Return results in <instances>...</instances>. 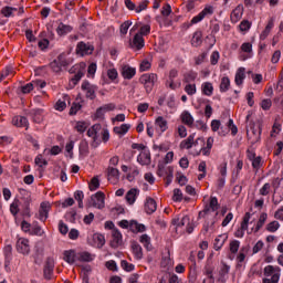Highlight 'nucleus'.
<instances>
[{"label": "nucleus", "instance_id": "obj_26", "mask_svg": "<svg viewBox=\"0 0 283 283\" xmlns=\"http://www.w3.org/2000/svg\"><path fill=\"white\" fill-rule=\"evenodd\" d=\"M129 229L133 233H144L146 231L145 224L138 223L137 221H130Z\"/></svg>", "mask_w": 283, "mask_h": 283}, {"label": "nucleus", "instance_id": "obj_42", "mask_svg": "<svg viewBox=\"0 0 283 283\" xmlns=\"http://www.w3.org/2000/svg\"><path fill=\"white\" fill-rule=\"evenodd\" d=\"M101 187V181L98 180V177H93L91 179V182L88 184L90 191H96Z\"/></svg>", "mask_w": 283, "mask_h": 283}, {"label": "nucleus", "instance_id": "obj_27", "mask_svg": "<svg viewBox=\"0 0 283 283\" xmlns=\"http://www.w3.org/2000/svg\"><path fill=\"white\" fill-rule=\"evenodd\" d=\"M244 72H245L244 67L238 69L234 77L235 85H242V83H244V78H247V75L244 74Z\"/></svg>", "mask_w": 283, "mask_h": 283}, {"label": "nucleus", "instance_id": "obj_11", "mask_svg": "<svg viewBox=\"0 0 283 283\" xmlns=\"http://www.w3.org/2000/svg\"><path fill=\"white\" fill-rule=\"evenodd\" d=\"M129 48L133 50H143L145 48V38L142 34L136 33L133 41L129 42Z\"/></svg>", "mask_w": 283, "mask_h": 283}, {"label": "nucleus", "instance_id": "obj_38", "mask_svg": "<svg viewBox=\"0 0 283 283\" xmlns=\"http://www.w3.org/2000/svg\"><path fill=\"white\" fill-rule=\"evenodd\" d=\"M266 218H269V214H266L265 212H262L260 214L259 221L256 222V226L254 228V233H258V231H260V229L264 227V223L266 222Z\"/></svg>", "mask_w": 283, "mask_h": 283}, {"label": "nucleus", "instance_id": "obj_28", "mask_svg": "<svg viewBox=\"0 0 283 283\" xmlns=\"http://www.w3.org/2000/svg\"><path fill=\"white\" fill-rule=\"evenodd\" d=\"M227 234H220L219 237H217L214 239V251H220V249H222V247H224V242H227Z\"/></svg>", "mask_w": 283, "mask_h": 283}, {"label": "nucleus", "instance_id": "obj_41", "mask_svg": "<svg viewBox=\"0 0 283 283\" xmlns=\"http://www.w3.org/2000/svg\"><path fill=\"white\" fill-rule=\"evenodd\" d=\"M229 87H231V81L229 77H222L220 83V92H229Z\"/></svg>", "mask_w": 283, "mask_h": 283}, {"label": "nucleus", "instance_id": "obj_14", "mask_svg": "<svg viewBox=\"0 0 283 283\" xmlns=\"http://www.w3.org/2000/svg\"><path fill=\"white\" fill-rule=\"evenodd\" d=\"M50 209H52V206H50V202H42L40 206V211H39V220L41 222H45L48 220V216L50 213Z\"/></svg>", "mask_w": 283, "mask_h": 283}, {"label": "nucleus", "instance_id": "obj_36", "mask_svg": "<svg viewBox=\"0 0 283 283\" xmlns=\"http://www.w3.org/2000/svg\"><path fill=\"white\" fill-rule=\"evenodd\" d=\"M191 44L195 48H199V45H202V31H197L193 33Z\"/></svg>", "mask_w": 283, "mask_h": 283}, {"label": "nucleus", "instance_id": "obj_60", "mask_svg": "<svg viewBox=\"0 0 283 283\" xmlns=\"http://www.w3.org/2000/svg\"><path fill=\"white\" fill-rule=\"evenodd\" d=\"M57 61H59L61 67H67V65H70V63H72V61H70V59H65V55H59Z\"/></svg>", "mask_w": 283, "mask_h": 283}, {"label": "nucleus", "instance_id": "obj_53", "mask_svg": "<svg viewBox=\"0 0 283 283\" xmlns=\"http://www.w3.org/2000/svg\"><path fill=\"white\" fill-rule=\"evenodd\" d=\"M240 250V241L233 240L230 242V252L235 254Z\"/></svg>", "mask_w": 283, "mask_h": 283}, {"label": "nucleus", "instance_id": "obj_63", "mask_svg": "<svg viewBox=\"0 0 283 283\" xmlns=\"http://www.w3.org/2000/svg\"><path fill=\"white\" fill-rule=\"evenodd\" d=\"M32 90H34V82L25 84L24 86L21 87L22 94H30Z\"/></svg>", "mask_w": 283, "mask_h": 283}, {"label": "nucleus", "instance_id": "obj_19", "mask_svg": "<svg viewBox=\"0 0 283 283\" xmlns=\"http://www.w3.org/2000/svg\"><path fill=\"white\" fill-rule=\"evenodd\" d=\"M85 76V63L80 64V70L77 73L71 78V83L73 85H78V82Z\"/></svg>", "mask_w": 283, "mask_h": 283}, {"label": "nucleus", "instance_id": "obj_55", "mask_svg": "<svg viewBox=\"0 0 283 283\" xmlns=\"http://www.w3.org/2000/svg\"><path fill=\"white\" fill-rule=\"evenodd\" d=\"M150 32H151V27L149 24H145L140 27L139 33L137 34H140L142 36H147Z\"/></svg>", "mask_w": 283, "mask_h": 283}, {"label": "nucleus", "instance_id": "obj_59", "mask_svg": "<svg viewBox=\"0 0 283 283\" xmlns=\"http://www.w3.org/2000/svg\"><path fill=\"white\" fill-rule=\"evenodd\" d=\"M260 196H269L271 193V184H264L259 190Z\"/></svg>", "mask_w": 283, "mask_h": 283}, {"label": "nucleus", "instance_id": "obj_47", "mask_svg": "<svg viewBox=\"0 0 283 283\" xmlns=\"http://www.w3.org/2000/svg\"><path fill=\"white\" fill-rule=\"evenodd\" d=\"M277 229H280V222L277 221H272L266 226V231H269L270 233H275Z\"/></svg>", "mask_w": 283, "mask_h": 283}, {"label": "nucleus", "instance_id": "obj_7", "mask_svg": "<svg viewBox=\"0 0 283 283\" xmlns=\"http://www.w3.org/2000/svg\"><path fill=\"white\" fill-rule=\"evenodd\" d=\"M91 201L93 202V207H95V209H105V192L97 191L91 197Z\"/></svg>", "mask_w": 283, "mask_h": 283}, {"label": "nucleus", "instance_id": "obj_61", "mask_svg": "<svg viewBox=\"0 0 283 283\" xmlns=\"http://www.w3.org/2000/svg\"><path fill=\"white\" fill-rule=\"evenodd\" d=\"M189 220H190L189 216H185V217H182V219L180 221L174 220L172 222L177 227H185V224H189Z\"/></svg>", "mask_w": 283, "mask_h": 283}, {"label": "nucleus", "instance_id": "obj_10", "mask_svg": "<svg viewBox=\"0 0 283 283\" xmlns=\"http://www.w3.org/2000/svg\"><path fill=\"white\" fill-rule=\"evenodd\" d=\"M43 275L45 280H50L54 275V259H46L44 263Z\"/></svg>", "mask_w": 283, "mask_h": 283}, {"label": "nucleus", "instance_id": "obj_13", "mask_svg": "<svg viewBox=\"0 0 283 283\" xmlns=\"http://www.w3.org/2000/svg\"><path fill=\"white\" fill-rule=\"evenodd\" d=\"M220 209V203H218L217 197H211L209 206H206L202 212H199V218H202V213H208L210 211H218Z\"/></svg>", "mask_w": 283, "mask_h": 283}, {"label": "nucleus", "instance_id": "obj_4", "mask_svg": "<svg viewBox=\"0 0 283 283\" xmlns=\"http://www.w3.org/2000/svg\"><path fill=\"white\" fill-rule=\"evenodd\" d=\"M247 158L252 161V167L255 171H260V168L264 165L261 156H255V150L249 148L247 150Z\"/></svg>", "mask_w": 283, "mask_h": 283}, {"label": "nucleus", "instance_id": "obj_33", "mask_svg": "<svg viewBox=\"0 0 283 283\" xmlns=\"http://www.w3.org/2000/svg\"><path fill=\"white\" fill-rule=\"evenodd\" d=\"M155 125L160 129V132H167L168 129L167 119L163 116L156 118Z\"/></svg>", "mask_w": 283, "mask_h": 283}, {"label": "nucleus", "instance_id": "obj_34", "mask_svg": "<svg viewBox=\"0 0 283 283\" xmlns=\"http://www.w3.org/2000/svg\"><path fill=\"white\" fill-rule=\"evenodd\" d=\"M56 32L60 36H63V34H70V32H72V27L61 22L56 29Z\"/></svg>", "mask_w": 283, "mask_h": 283}, {"label": "nucleus", "instance_id": "obj_15", "mask_svg": "<svg viewBox=\"0 0 283 283\" xmlns=\"http://www.w3.org/2000/svg\"><path fill=\"white\" fill-rule=\"evenodd\" d=\"M102 129L103 126L101 124H94L91 128H88L87 136L93 138L94 143H96V140H98V134H101Z\"/></svg>", "mask_w": 283, "mask_h": 283}, {"label": "nucleus", "instance_id": "obj_51", "mask_svg": "<svg viewBox=\"0 0 283 283\" xmlns=\"http://www.w3.org/2000/svg\"><path fill=\"white\" fill-rule=\"evenodd\" d=\"M174 202H182V190L176 188L172 196Z\"/></svg>", "mask_w": 283, "mask_h": 283}, {"label": "nucleus", "instance_id": "obj_43", "mask_svg": "<svg viewBox=\"0 0 283 283\" xmlns=\"http://www.w3.org/2000/svg\"><path fill=\"white\" fill-rule=\"evenodd\" d=\"M148 6H149V0H142L138 3V6L136 7L135 12L137 14H139V12H143V11L147 10Z\"/></svg>", "mask_w": 283, "mask_h": 283}, {"label": "nucleus", "instance_id": "obj_12", "mask_svg": "<svg viewBox=\"0 0 283 283\" xmlns=\"http://www.w3.org/2000/svg\"><path fill=\"white\" fill-rule=\"evenodd\" d=\"M111 247L112 249H118L123 244V234L118 229H114L112 232Z\"/></svg>", "mask_w": 283, "mask_h": 283}, {"label": "nucleus", "instance_id": "obj_35", "mask_svg": "<svg viewBox=\"0 0 283 283\" xmlns=\"http://www.w3.org/2000/svg\"><path fill=\"white\" fill-rule=\"evenodd\" d=\"M17 10L18 9L14 7H3L0 11V14L7 19H10V17H14V12H17Z\"/></svg>", "mask_w": 283, "mask_h": 283}, {"label": "nucleus", "instance_id": "obj_48", "mask_svg": "<svg viewBox=\"0 0 283 283\" xmlns=\"http://www.w3.org/2000/svg\"><path fill=\"white\" fill-rule=\"evenodd\" d=\"M42 114H43V111L41 109L32 111L33 122L41 123V120H43Z\"/></svg>", "mask_w": 283, "mask_h": 283}, {"label": "nucleus", "instance_id": "obj_17", "mask_svg": "<svg viewBox=\"0 0 283 283\" xmlns=\"http://www.w3.org/2000/svg\"><path fill=\"white\" fill-rule=\"evenodd\" d=\"M12 125L15 127H25L28 129L30 123L28 122V117L18 115L12 118Z\"/></svg>", "mask_w": 283, "mask_h": 283}, {"label": "nucleus", "instance_id": "obj_21", "mask_svg": "<svg viewBox=\"0 0 283 283\" xmlns=\"http://www.w3.org/2000/svg\"><path fill=\"white\" fill-rule=\"evenodd\" d=\"M64 260L67 264H74L78 260V254L74 250L64 251Z\"/></svg>", "mask_w": 283, "mask_h": 283}, {"label": "nucleus", "instance_id": "obj_40", "mask_svg": "<svg viewBox=\"0 0 283 283\" xmlns=\"http://www.w3.org/2000/svg\"><path fill=\"white\" fill-rule=\"evenodd\" d=\"M93 240L97 243V249H103V247H105V235L95 233Z\"/></svg>", "mask_w": 283, "mask_h": 283}, {"label": "nucleus", "instance_id": "obj_2", "mask_svg": "<svg viewBox=\"0 0 283 283\" xmlns=\"http://www.w3.org/2000/svg\"><path fill=\"white\" fill-rule=\"evenodd\" d=\"M247 137L251 145L260 143L262 138V124H250V128L247 129Z\"/></svg>", "mask_w": 283, "mask_h": 283}, {"label": "nucleus", "instance_id": "obj_31", "mask_svg": "<svg viewBox=\"0 0 283 283\" xmlns=\"http://www.w3.org/2000/svg\"><path fill=\"white\" fill-rule=\"evenodd\" d=\"M95 255L90 252H80L77 253V261L78 262H92Z\"/></svg>", "mask_w": 283, "mask_h": 283}, {"label": "nucleus", "instance_id": "obj_1", "mask_svg": "<svg viewBox=\"0 0 283 283\" xmlns=\"http://www.w3.org/2000/svg\"><path fill=\"white\" fill-rule=\"evenodd\" d=\"M282 269L280 266H273V265H268L263 270V275L265 277H271V279H263V283H277L280 282V275H281Z\"/></svg>", "mask_w": 283, "mask_h": 283}, {"label": "nucleus", "instance_id": "obj_16", "mask_svg": "<svg viewBox=\"0 0 283 283\" xmlns=\"http://www.w3.org/2000/svg\"><path fill=\"white\" fill-rule=\"evenodd\" d=\"M242 14H244V7L243 6H238L230 15L231 22L232 23H238L240 19H242Z\"/></svg>", "mask_w": 283, "mask_h": 283}, {"label": "nucleus", "instance_id": "obj_62", "mask_svg": "<svg viewBox=\"0 0 283 283\" xmlns=\"http://www.w3.org/2000/svg\"><path fill=\"white\" fill-rule=\"evenodd\" d=\"M202 18L205 17H211L213 14V7L212 6H206L205 9L200 12Z\"/></svg>", "mask_w": 283, "mask_h": 283}, {"label": "nucleus", "instance_id": "obj_18", "mask_svg": "<svg viewBox=\"0 0 283 283\" xmlns=\"http://www.w3.org/2000/svg\"><path fill=\"white\" fill-rule=\"evenodd\" d=\"M156 209H158L156 200H154V198H147L145 202L146 213H148V216H151V213H155Z\"/></svg>", "mask_w": 283, "mask_h": 283}, {"label": "nucleus", "instance_id": "obj_54", "mask_svg": "<svg viewBox=\"0 0 283 283\" xmlns=\"http://www.w3.org/2000/svg\"><path fill=\"white\" fill-rule=\"evenodd\" d=\"M218 61H220V52L213 51L210 56L211 65H218Z\"/></svg>", "mask_w": 283, "mask_h": 283}, {"label": "nucleus", "instance_id": "obj_24", "mask_svg": "<svg viewBox=\"0 0 283 283\" xmlns=\"http://www.w3.org/2000/svg\"><path fill=\"white\" fill-rule=\"evenodd\" d=\"M180 118L184 125H187L188 127H193V116H191V113L185 111L181 113Z\"/></svg>", "mask_w": 283, "mask_h": 283}, {"label": "nucleus", "instance_id": "obj_23", "mask_svg": "<svg viewBox=\"0 0 283 283\" xmlns=\"http://www.w3.org/2000/svg\"><path fill=\"white\" fill-rule=\"evenodd\" d=\"M137 161L139 165H151V154L149 151H143L138 155Z\"/></svg>", "mask_w": 283, "mask_h": 283}, {"label": "nucleus", "instance_id": "obj_57", "mask_svg": "<svg viewBox=\"0 0 283 283\" xmlns=\"http://www.w3.org/2000/svg\"><path fill=\"white\" fill-rule=\"evenodd\" d=\"M120 266H122V269H124V271H127L128 273L134 271V269H135L134 264H132L125 260H123L120 262Z\"/></svg>", "mask_w": 283, "mask_h": 283}, {"label": "nucleus", "instance_id": "obj_50", "mask_svg": "<svg viewBox=\"0 0 283 283\" xmlns=\"http://www.w3.org/2000/svg\"><path fill=\"white\" fill-rule=\"evenodd\" d=\"M10 212L14 218H17V214L19 213V199H15L11 205H10Z\"/></svg>", "mask_w": 283, "mask_h": 283}, {"label": "nucleus", "instance_id": "obj_29", "mask_svg": "<svg viewBox=\"0 0 283 283\" xmlns=\"http://www.w3.org/2000/svg\"><path fill=\"white\" fill-rule=\"evenodd\" d=\"M67 102L70 103V95H64L63 99H59L55 103V109L57 112H63L65 109V107H67V104H66Z\"/></svg>", "mask_w": 283, "mask_h": 283}, {"label": "nucleus", "instance_id": "obj_30", "mask_svg": "<svg viewBox=\"0 0 283 283\" xmlns=\"http://www.w3.org/2000/svg\"><path fill=\"white\" fill-rule=\"evenodd\" d=\"M130 125L128 124H122L120 126H115L113 128L114 134H117L118 136H125V134H127V132H129L130 129Z\"/></svg>", "mask_w": 283, "mask_h": 283}, {"label": "nucleus", "instance_id": "obj_45", "mask_svg": "<svg viewBox=\"0 0 283 283\" xmlns=\"http://www.w3.org/2000/svg\"><path fill=\"white\" fill-rule=\"evenodd\" d=\"M45 232L43 231V228H41V226L35 224L32 227L30 235H43Z\"/></svg>", "mask_w": 283, "mask_h": 283}, {"label": "nucleus", "instance_id": "obj_9", "mask_svg": "<svg viewBox=\"0 0 283 283\" xmlns=\"http://www.w3.org/2000/svg\"><path fill=\"white\" fill-rule=\"evenodd\" d=\"M82 90L85 92L86 98L94 101L96 98V86L92 85L90 82L84 81L82 83Z\"/></svg>", "mask_w": 283, "mask_h": 283}, {"label": "nucleus", "instance_id": "obj_49", "mask_svg": "<svg viewBox=\"0 0 283 283\" xmlns=\"http://www.w3.org/2000/svg\"><path fill=\"white\" fill-rule=\"evenodd\" d=\"M229 271H231V266L227 265V263H223L219 271L220 277L221 279L227 277V275H229Z\"/></svg>", "mask_w": 283, "mask_h": 283}, {"label": "nucleus", "instance_id": "obj_56", "mask_svg": "<svg viewBox=\"0 0 283 283\" xmlns=\"http://www.w3.org/2000/svg\"><path fill=\"white\" fill-rule=\"evenodd\" d=\"M239 28L241 32H249L251 30V22L249 20H243L240 24Z\"/></svg>", "mask_w": 283, "mask_h": 283}, {"label": "nucleus", "instance_id": "obj_58", "mask_svg": "<svg viewBox=\"0 0 283 283\" xmlns=\"http://www.w3.org/2000/svg\"><path fill=\"white\" fill-rule=\"evenodd\" d=\"M50 67L53 72H55L56 74H59V72H61V63L59 62V60H54L53 62L50 63Z\"/></svg>", "mask_w": 283, "mask_h": 283}, {"label": "nucleus", "instance_id": "obj_46", "mask_svg": "<svg viewBox=\"0 0 283 283\" xmlns=\"http://www.w3.org/2000/svg\"><path fill=\"white\" fill-rule=\"evenodd\" d=\"M184 91L186 92V94H188V96H193V94H196L197 92L196 84H187Z\"/></svg>", "mask_w": 283, "mask_h": 283}, {"label": "nucleus", "instance_id": "obj_25", "mask_svg": "<svg viewBox=\"0 0 283 283\" xmlns=\"http://www.w3.org/2000/svg\"><path fill=\"white\" fill-rule=\"evenodd\" d=\"M138 193H140V190L136 188H132L130 190H128L125 197L126 202H128V205H134V202H136V196H138Z\"/></svg>", "mask_w": 283, "mask_h": 283}, {"label": "nucleus", "instance_id": "obj_8", "mask_svg": "<svg viewBox=\"0 0 283 283\" xmlns=\"http://www.w3.org/2000/svg\"><path fill=\"white\" fill-rule=\"evenodd\" d=\"M15 247H17L18 253H22V255L30 254V240L25 238H20L18 239Z\"/></svg>", "mask_w": 283, "mask_h": 283}, {"label": "nucleus", "instance_id": "obj_32", "mask_svg": "<svg viewBox=\"0 0 283 283\" xmlns=\"http://www.w3.org/2000/svg\"><path fill=\"white\" fill-rule=\"evenodd\" d=\"M198 78V73L196 71H188L184 74V83L191 84Z\"/></svg>", "mask_w": 283, "mask_h": 283}, {"label": "nucleus", "instance_id": "obj_20", "mask_svg": "<svg viewBox=\"0 0 283 283\" xmlns=\"http://www.w3.org/2000/svg\"><path fill=\"white\" fill-rule=\"evenodd\" d=\"M122 76L128 81H132V78L136 76V69L129 65L123 66Z\"/></svg>", "mask_w": 283, "mask_h": 283}, {"label": "nucleus", "instance_id": "obj_3", "mask_svg": "<svg viewBox=\"0 0 283 283\" xmlns=\"http://www.w3.org/2000/svg\"><path fill=\"white\" fill-rule=\"evenodd\" d=\"M157 82L158 75L156 73H145L139 77V83L144 85L147 94H150Z\"/></svg>", "mask_w": 283, "mask_h": 283}, {"label": "nucleus", "instance_id": "obj_6", "mask_svg": "<svg viewBox=\"0 0 283 283\" xmlns=\"http://www.w3.org/2000/svg\"><path fill=\"white\" fill-rule=\"evenodd\" d=\"M94 52V45L85 42H78L76 45V54H80V56H87L90 54H93Z\"/></svg>", "mask_w": 283, "mask_h": 283}, {"label": "nucleus", "instance_id": "obj_39", "mask_svg": "<svg viewBox=\"0 0 283 283\" xmlns=\"http://www.w3.org/2000/svg\"><path fill=\"white\" fill-rule=\"evenodd\" d=\"M132 249L136 260H143V247L138 243H133Z\"/></svg>", "mask_w": 283, "mask_h": 283}, {"label": "nucleus", "instance_id": "obj_64", "mask_svg": "<svg viewBox=\"0 0 283 283\" xmlns=\"http://www.w3.org/2000/svg\"><path fill=\"white\" fill-rule=\"evenodd\" d=\"M107 174H108V180H109V178H118L119 171L117 168L108 167Z\"/></svg>", "mask_w": 283, "mask_h": 283}, {"label": "nucleus", "instance_id": "obj_44", "mask_svg": "<svg viewBox=\"0 0 283 283\" xmlns=\"http://www.w3.org/2000/svg\"><path fill=\"white\" fill-rule=\"evenodd\" d=\"M139 241L149 251V249L151 248V239L149 238V235L143 234Z\"/></svg>", "mask_w": 283, "mask_h": 283}, {"label": "nucleus", "instance_id": "obj_52", "mask_svg": "<svg viewBox=\"0 0 283 283\" xmlns=\"http://www.w3.org/2000/svg\"><path fill=\"white\" fill-rule=\"evenodd\" d=\"M166 174V185L169 187V184L174 180V167H168Z\"/></svg>", "mask_w": 283, "mask_h": 283}, {"label": "nucleus", "instance_id": "obj_22", "mask_svg": "<svg viewBox=\"0 0 283 283\" xmlns=\"http://www.w3.org/2000/svg\"><path fill=\"white\" fill-rule=\"evenodd\" d=\"M196 138V133H192L191 135L188 136L187 139H184L179 147L180 149H191V147H193V140Z\"/></svg>", "mask_w": 283, "mask_h": 283}, {"label": "nucleus", "instance_id": "obj_5", "mask_svg": "<svg viewBox=\"0 0 283 283\" xmlns=\"http://www.w3.org/2000/svg\"><path fill=\"white\" fill-rule=\"evenodd\" d=\"M250 220H251V212H247L242 219L240 228L234 232L235 238H244V231L249 230Z\"/></svg>", "mask_w": 283, "mask_h": 283}, {"label": "nucleus", "instance_id": "obj_37", "mask_svg": "<svg viewBox=\"0 0 283 283\" xmlns=\"http://www.w3.org/2000/svg\"><path fill=\"white\" fill-rule=\"evenodd\" d=\"M201 92L205 96H211L213 94V84L206 82L201 85Z\"/></svg>", "mask_w": 283, "mask_h": 283}]
</instances>
